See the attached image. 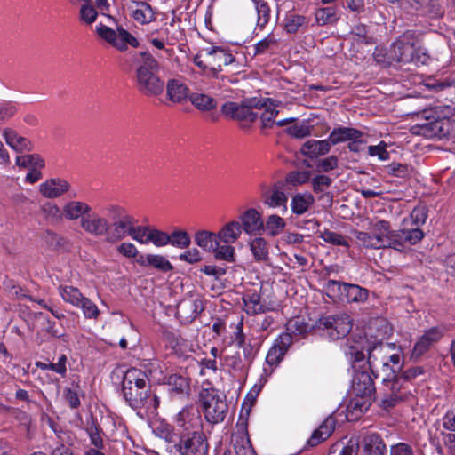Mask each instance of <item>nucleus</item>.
Listing matches in <instances>:
<instances>
[{
  "label": "nucleus",
  "instance_id": "nucleus-1",
  "mask_svg": "<svg viewBox=\"0 0 455 455\" xmlns=\"http://www.w3.org/2000/svg\"><path fill=\"white\" fill-rule=\"evenodd\" d=\"M136 64L135 86L146 97H157L164 93V81L159 76L160 64L148 51H142L134 56Z\"/></svg>",
  "mask_w": 455,
  "mask_h": 455
},
{
  "label": "nucleus",
  "instance_id": "nucleus-2",
  "mask_svg": "<svg viewBox=\"0 0 455 455\" xmlns=\"http://www.w3.org/2000/svg\"><path fill=\"white\" fill-rule=\"evenodd\" d=\"M100 218L105 221L100 228H151L147 216L137 218L120 204H109L101 209Z\"/></svg>",
  "mask_w": 455,
  "mask_h": 455
},
{
  "label": "nucleus",
  "instance_id": "nucleus-3",
  "mask_svg": "<svg viewBox=\"0 0 455 455\" xmlns=\"http://www.w3.org/2000/svg\"><path fill=\"white\" fill-rule=\"evenodd\" d=\"M419 118L425 119V123H417L411 127L414 134L421 135L426 138H446L451 131V124L448 118H440L436 111L433 108H427L418 115Z\"/></svg>",
  "mask_w": 455,
  "mask_h": 455
},
{
  "label": "nucleus",
  "instance_id": "nucleus-4",
  "mask_svg": "<svg viewBox=\"0 0 455 455\" xmlns=\"http://www.w3.org/2000/svg\"><path fill=\"white\" fill-rule=\"evenodd\" d=\"M129 235L141 243H153L156 246H164L171 243L179 247H186L189 244L190 239L188 234L179 230L169 235L160 229H128Z\"/></svg>",
  "mask_w": 455,
  "mask_h": 455
},
{
  "label": "nucleus",
  "instance_id": "nucleus-5",
  "mask_svg": "<svg viewBox=\"0 0 455 455\" xmlns=\"http://www.w3.org/2000/svg\"><path fill=\"white\" fill-rule=\"evenodd\" d=\"M235 61V57L223 48L213 46L200 51L193 59V62L202 70L209 69V75L217 78L223 66Z\"/></svg>",
  "mask_w": 455,
  "mask_h": 455
},
{
  "label": "nucleus",
  "instance_id": "nucleus-6",
  "mask_svg": "<svg viewBox=\"0 0 455 455\" xmlns=\"http://www.w3.org/2000/svg\"><path fill=\"white\" fill-rule=\"evenodd\" d=\"M267 102V99L258 98H251L242 103L229 101L222 105L221 112L232 119L252 123L258 118V113L253 108L266 107Z\"/></svg>",
  "mask_w": 455,
  "mask_h": 455
},
{
  "label": "nucleus",
  "instance_id": "nucleus-7",
  "mask_svg": "<svg viewBox=\"0 0 455 455\" xmlns=\"http://www.w3.org/2000/svg\"><path fill=\"white\" fill-rule=\"evenodd\" d=\"M64 218L69 220L81 219L82 228H100L105 221L100 218V213L92 211V207L83 201H69L63 206Z\"/></svg>",
  "mask_w": 455,
  "mask_h": 455
},
{
  "label": "nucleus",
  "instance_id": "nucleus-8",
  "mask_svg": "<svg viewBox=\"0 0 455 455\" xmlns=\"http://www.w3.org/2000/svg\"><path fill=\"white\" fill-rule=\"evenodd\" d=\"M418 43L419 36L416 32L406 31L392 44L385 62L388 65L393 62L411 63L413 60L414 44Z\"/></svg>",
  "mask_w": 455,
  "mask_h": 455
},
{
  "label": "nucleus",
  "instance_id": "nucleus-9",
  "mask_svg": "<svg viewBox=\"0 0 455 455\" xmlns=\"http://www.w3.org/2000/svg\"><path fill=\"white\" fill-rule=\"evenodd\" d=\"M200 399L204 418L208 422L217 424L224 420L228 404L216 389H203Z\"/></svg>",
  "mask_w": 455,
  "mask_h": 455
},
{
  "label": "nucleus",
  "instance_id": "nucleus-10",
  "mask_svg": "<svg viewBox=\"0 0 455 455\" xmlns=\"http://www.w3.org/2000/svg\"><path fill=\"white\" fill-rule=\"evenodd\" d=\"M383 399L385 408L395 406L400 401L407 397L410 393L408 386L402 380L395 371L391 370L386 376L382 377Z\"/></svg>",
  "mask_w": 455,
  "mask_h": 455
},
{
  "label": "nucleus",
  "instance_id": "nucleus-11",
  "mask_svg": "<svg viewBox=\"0 0 455 455\" xmlns=\"http://www.w3.org/2000/svg\"><path fill=\"white\" fill-rule=\"evenodd\" d=\"M96 32L100 38L120 52H125L128 45L137 48L140 44L137 38L122 27H118L115 31L111 28L100 24L97 27Z\"/></svg>",
  "mask_w": 455,
  "mask_h": 455
},
{
  "label": "nucleus",
  "instance_id": "nucleus-12",
  "mask_svg": "<svg viewBox=\"0 0 455 455\" xmlns=\"http://www.w3.org/2000/svg\"><path fill=\"white\" fill-rule=\"evenodd\" d=\"M318 327L331 339L346 337L352 329V321L347 314L332 315L319 320Z\"/></svg>",
  "mask_w": 455,
  "mask_h": 455
},
{
  "label": "nucleus",
  "instance_id": "nucleus-13",
  "mask_svg": "<svg viewBox=\"0 0 455 455\" xmlns=\"http://www.w3.org/2000/svg\"><path fill=\"white\" fill-rule=\"evenodd\" d=\"M370 359L372 363L376 361H388L392 366L398 371L401 370L402 363V350L396 347L394 343L379 342L370 347Z\"/></svg>",
  "mask_w": 455,
  "mask_h": 455
},
{
  "label": "nucleus",
  "instance_id": "nucleus-14",
  "mask_svg": "<svg viewBox=\"0 0 455 455\" xmlns=\"http://www.w3.org/2000/svg\"><path fill=\"white\" fill-rule=\"evenodd\" d=\"M235 229H220L218 233H212L203 229L196 234V243L207 251L216 250L221 241L233 243L237 237Z\"/></svg>",
  "mask_w": 455,
  "mask_h": 455
},
{
  "label": "nucleus",
  "instance_id": "nucleus-15",
  "mask_svg": "<svg viewBox=\"0 0 455 455\" xmlns=\"http://www.w3.org/2000/svg\"><path fill=\"white\" fill-rule=\"evenodd\" d=\"M291 342L292 338L287 332L278 336L267 354L266 363L269 368L264 367L263 371L265 374L270 375L274 369L279 365L291 345Z\"/></svg>",
  "mask_w": 455,
  "mask_h": 455
},
{
  "label": "nucleus",
  "instance_id": "nucleus-16",
  "mask_svg": "<svg viewBox=\"0 0 455 455\" xmlns=\"http://www.w3.org/2000/svg\"><path fill=\"white\" fill-rule=\"evenodd\" d=\"M177 450L180 455H206L208 444L201 432H193L180 438Z\"/></svg>",
  "mask_w": 455,
  "mask_h": 455
},
{
  "label": "nucleus",
  "instance_id": "nucleus-17",
  "mask_svg": "<svg viewBox=\"0 0 455 455\" xmlns=\"http://www.w3.org/2000/svg\"><path fill=\"white\" fill-rule=\"evenodd\" d=\"M148 382V375L145 371L137 369V368H130L128 369L123 378V395L125 400H132L134 403L138 401V395L134 394L132 395L131 389L132 387H147V384Z\"/></svg>",
  "mask_w": 455,
  "mask_h": 455
},
{
  "label": "nucleus",
  "instance_id": "nucleus-18",
  "mask_svg": "<svg viewBox=\"0 0 455 455\" xmlns=\"http://www.w3.org/2000/svg\"><path fill=\"white\" fill-rule=\"evenodd\" d=\"M352 391L360 398H371L374 395V382L367 371L355 372L352 382Z\"/></svg>",
  "mask_w": 455,
  "mask_h": 455
},
{
  "label": "nucleus",
  "instance_id": "nucleus-19",
  "mask_svg": "<svg viewBox=\"0 0 455 455\" xmlns=\"http://www.w3.org/2000/svg\"><path fill=\"white\" fill-rule=\"evenodd\" d=\"M132 395L137 394L138 401L134 403L132 400H125L128 404L133 408H145L148 411L155 412L159 406V398L156 395L150 394L147 387H132L131 389Z\"/></svg>",
  "mask_w": 455,
  "mask_h": 455
},
{
  "label": "nucleus",
  "instance_id": "nucleus-20",
  "mask_svg": "<svg viewBox=\"0 0 455 455\" xmlns=\"http://www.w3.org/2000/svg\"><path fill=\"white\" fill-rule=\"evenodd\" d=\"M201 425L199 410L194 406L184 408L177 415V426L185 431L199 432Z\"/></svg>",
  "mask_w": 455,
  "mask_h": 455
},
{
  "label": "nucleus",
  "instance_id": "nucleus-21",
  "mask_svg": "<svg viewBox=\"0 0 455 455\" xmlns=\"http://www.w3.org/2000/svg\"><path fill=\"white\" fill-rule=\"evenodd\" d=\"M231 442L236 455H255L245 425L241 424L236 426L232 435Z\"/></svg>",
  "mask_w": 455,
  "mask_h": 455
},
{
  "label": "nucleus",
  "instance_id": "nucleus-22",
  "mask_svg": "<svg viewBox=\"0 0 455 455\" xmlns=\"http://www.w3.org/2000/svg\"><path fill=\"white\" fill-rule=\"evenodd\" d=\"M164 89L167 100L173 104H182L189 99V89L180 78L169 79Z\"/></svg>",
  "mask_w": 455,
  "mask_h": 455
},
{
  "label": "nucleus",
  "instance_id": "nucleus-23",
  "mask_svg": "<svg viewBox=\"0 0 455 455\" xmlns=\"http://www.w3.org/2000/svg\"><path fill=\"white\" fill-rule=\"evenodd\" d=\"M387 230V229H372L371 233L360 231L357 234V238L365 247H389L392 244V240L385 234Z\"/></svg>",
  "mask_w": 455,
  "mask_h": 455
},
{
  "label": "nucleus",
  "instance_id": "nucleus-24",
  "mask_svg": "<svg viewBox=\"0 0 455 455\" xmlns=\"http://www.w3.org/2000/svg\"><path fill=\"white\" fill-rule=\"evenodd\" d=\"M443 336V331L440 328H430L416 342L412 351V355L414 357L421 356L432 345L438 342Z\"/></svg>",
  "mask_w": 455,
  "mask_h": 455
},
{
  "label": "nucleus",
  "instance_id": "nucleus-25",
  "mask_svg": "<svg viewBox=\"0 0 455 455\" xmlns=\"http://www.w3.org/2000/svg\"><path fill=\"white\" fill-rule=\"evenodd\" d=\"M129 10L134 20L142 25L148 24L156 19L155 10L144 1L132 2Z\"/></svg>",
  "mask_w": 455,
  "mask_h": 455
},
{
  "label": "nucleus",
  "instance_id": "nucleus-26",
  "mask_svg": "<svg viewBox=\"0 0 455 455\" xmlns=\"http://www.w3.org/2000/svg\"><path fill=\"white\" fill-rule=\"evenodd\" d=\"M70 188V184L62 179L53 178L40 185V193L46 198H57Z\"/></svg>",
  "mask_w": 455,
  "mask_h": 455
},
{
  "label": "nucleus",
  "instance_id": "nucleus-27",
  "mask_svg": "<svg viewBox=\"0 0 455 455\" xmlns=\"http://www.w3.org/2000/svg\"><path fill=\"white\" fill-rule=\"evenodd\" d=\"M331 146L329 138L322 140H309L302 145L300 151L307 157L316 158L328 154Z\"/></svg>",
  "mask_w": 455,
  "mask_h": 455
},
{
  "label": "nucleus",
  "instance_id": "nucleus-28",
  "mask_svg": "<svg viewBox=\"0 0 455 455\" xmlns=\"http://www.w3.org/2000/svg\"><path fill=\"white\" fill-rule=\"evenodd\" d=\"M310 17L288 12L283 20V29L288 34H296L299 31H306L310 23Z\"/></svg>",
  "mask_w": 455,
  "mask_h": 455
},
{
  "label": "nucleus",
  "instance_id": "nucleus-29",
  "mask_svg": "<svg viewBox=\"0 0 455 455\" xmlns=\"http://www.w3.org/2000/svg\"><path fill=\"white\" fill-rule=\"evenodd\" d=\"M363 132L353 127L338 126L335 127L329 135L331 145H337L342 142L359 140Z\"/></svg>",
  "mask_w": 455,
  "mask_h": 455
},
{
  "label": "nucleus",
  "instance_id": "nucleus-30",
  "mask_svg": "<svg viewBox=\"0 0 455 455\" xmlns=\"http://www.w3.org/2000/svg\"><path fill=\"white\" fill-rule=\"evenodd\" d=\"M5 142L16 152L22 153L32 150L31 142L25 137L20 136L14 130L5 128L3 131Z\"/></svg>",
  "mask_w": 455,
  "mask_h": 455
},
{
  "label": "nucleus",
  "instance_id": "nucleus-31",
  "mask_svg": "<svg viewBox=\"0 0 455 455\" xmlns=\"http://www.w3.org/2000/svg\"><path fill=\"white\" fill-rule=\"evenodd\" d=\"M336 427V419L334 417H328L320 427L314 431L307 443L310 446H316L323 441L326 440L334 431Z\"/></svg>",
  "mask_w": 455,
  "mask_h": 455
},
{
  "label": "nucleus",
  "instance_id": "nucleus-32",
  "mask_svg": "<svg viewBox=\"0 0 455 455\" xmlns=\"http://www.w3.org/2000/svg\"><path fill=\"white\" fill-rule=\"evenodd\" d=\"M138 263L142 267H152L161 272H168L172 269L170 261L162 255H141L138 259Z\"/></svg>",
  "mask_w": 455,
  "mask_h": 455
},
{
  "label": "nucleus",
  "instance_id": "nucleus-33",
  "mask_svg": "<svg viewBox=\"0 0 455 455\" xmlns=\"http://www.w3.org/2000/svg\"><path fill=\"white\" fill-rule=\"evenodd\" d=\"M189 101L198 110L208 112L217 108V100L208 94L193 92L189 95Z\"/></svg>",
  "mask_w": 455,
  "mask_h": 455
},
{
  "label": "nucleus",
  "instance_id": "nucleus-34",
  "mask_svg": "<svg viewBox=\"0 0 455 455\" xmlns=\"http://www.w3.org/2000/svg\"><path fill=\"white\" fill-rule=\"evenodd\" d=\"M261 198L265 204L274 208L285 206L287 196L283 191L277 188L268 191L265 185H261Z\"/></svg>",
  "mask_w": 455,
  "mask_h": 455
},
{
  "label": "nucleus",
  "instance_id": "nucleus-35",
  "mask_svg": "<svg viewBox=\"0 0 455 455\" xmlns=\"http://www.w3.org/2000/svg\"><path fill=\"white\" fill-rule=\"evenodd\" d=\"M166 384L170 387V393L172 395H188L189 381L180 374H171L166 379Z\"/></svg>",
  "mask_w": 455,
  "mask_h": 455
},
{
  "label": "nucleus",
  "instance_id": "nucleus-36",
  "mask_svg": "<svg viewBox=\"0 0 455 455\" xmlns=\"http://www.w3.org/2000/svg\"><path fill=\"white\" fill-rule=\"evenodd\" d=\"M253 48L254 56L274 53L279 48V40L273 33H270L255 44Z\"/></svg>",
  "mask_w": 455,
  "mask_h": 455
},
{
  "label": "nucleus",
  "instance_id": "nucleus-37",
  "mask_svg": "<svg viewBox=\"0 0 455 455\" xmlns=\"http://www.w3.org/2000/svg\"><path fill=\"white\" fill-rule=\"evenodd\" d=\"M364 340L363 338L359 337L358 340L355 339H347V350L345 351L346 356L351 362H361L364 359L365 355L363 353V344Z\"/></svg>",
  "mask_w": 455,
  "mask_h": 455
},
{
  "label": "nucleus",
  "instance_id": "nucleus-38",
  "mask_svg": "<svg viewBox=\"0 0 455 455\" xmlns=\"http://www.w3.org/2000/svg\"><path fill=\"white\" fill-rule=\"evenodd\" d=\"M269 102L267 103L266 107H261L259 109H264L260 115L263 128H271L275 124V119L278 115L279 111L276 110L281 102L275 101L270 98H267Z\"/></svg>",
  "mask_w": 455,
  "mask_h": 455
},
{
  "label": "nucleus",
  "instance_id": "nucleus-39",
  "mask_svg": "<svg viewBox=\"0 0 455 455\" xmlns=\"http://www.w3.org/2000/svg\"><path fill=\"white\" fill-rule=\"evenodd\" d=\"M242 228H264L261 213L254 208H249L240 216Z\"/></svg>",
  "mask_w": 455,
  "mask_h": 455
},
{
  "label": "nucleus",
  "instance_id": "nucleus-40",
  "mask_svg": "<svg viewBox=\"0 0 455 455\" xmlns=\"http://www.w3.org/2000/svg\"><path fill=\"white\" fill-rule=\"evenodd\" d=\"M386 446L379 435L371 434L364 439V451L368 455H383Z\"/></svg>",
  "mask_w": 455,
  "mask_h": 455
},
{
  "label": "nucleus",
  "instance_id": "nucleus-41",
  "mask_svg": "<svg viewBox=\"0 0 455 455\" xmlns=\"http://www.w3.org/2000/svg\"><path fill=\"white\" fill-rule=\"evenodd\" d=\"M257 11L258 19L255 29L263 30L270 20L271 10L268 4L263 0H252Z\"/></svg>",
  "mask_w": 455,
  "mask_h": 455
},
{
  "label": "nucleus",
  "instance_id": "nucleus-42",
  "mask_svg": "<svg viewBox=\"0 0 455 455\" xmlns=\"http://www.w3.org/2000/svg\"><path fill=\"white\" fill-rule=\"evenodd\" d=\"M59 294L65 302L69 303L74 307L80 305L81 300L84 297L77 288L68 285H60L59 287Z\"/></svg>",
  "mask_w": 455,
  "mask_h": 455
},
{
  "label": "nucleus",
  "instance_id": "nucleus-43",
  "mask_svg": "<svg viewBox=\"0 0 455 455\" xmlns=\"http://www.w3.org/2000/svg\"><path fill=\"white\" fill-rule=\"evenodd\" d=\"M345 300L347 302H364L368 299V291L356 284H348L345 288Z\"/></svg>",
  "mask_w": 455,
  "mask_h": 455
},
{
  "label": "nucleus",
  "instance_id": "nucleus-44",
  "mask_svg": "<svg viewBox=\"0 0 455 455\" xmlns=\"http://www.w3.org/2000/svg\"><path fill=\"white\" fill-rule=\"evenodd\" d=\"M34 317L41 322V331L46 332L51 337L60 338L64 335L63 332L56 328L55 322L51 321L45 314L37 312L34 314Z\"/></svg>",
  "mask_w": 455,
  "mask_h": 455
},
{
  "label": "nucleus",
  "instance_id": "nucleus-45",
  "mask_svg": "<svg viewBox=\"0 0 455 455\" xmlns=\"http://www.w3.org/2000/svg\"><path fill=\"white\" fill-rule=\"evenodd\" d=\"M243 300L244 310L248 315H256L264 312V307L260 303V298L258 293H248L243 297Z\"/></svg>",
  "mask_w": 455,
  "mask_h": 455
},
{
  "label": "nucleus",
  "instance_id": "nucleus-46",
  "mask_svg": "<svg viewBox=\"0 0 455 455\" xmlns=\"http://www.w3.org/2000/svg\"><path fill=\"white\" fill-rule=\"evenodd\" d=\"M313 203L314 197L311 194H297L291 201L292 212L297 214H302Z\"/></svg>",
  "mask_w": 455,
  "mask_h": 455
},
{
  "label": "nucleus",
  "instance_id": "nucleus-47",
  "mask_svg": "<svg viewBox=\"0 0 455 455\" xmlns=\"http://www.w3.org/2000/svg\"><path fill=\"white\" fill-rule=\"evenodd\" d=\"M315 17L319 26L334 24L339 20L336 10L333 7H325L316 10Z\"/></svg>",
  "mask_w": 455,
  "mask_h": 455
},
{
  "label": "nucleus",
  "instance_id": "nucleus-48",
  "mask_svg": "<svg viewBox=\"0 0 455 455\" xmlns=\"http://www.w3.org/2000/svg\"><path fill=\"white\" fill-rule=\"evenodd\" d=\"M16 164L20 167L29 168H44L45 165L44 160L36 154L23 155L17 156Z\"/></svg>",
  "mask_w": 455,
  "mask_h": 455
},
{
  "label": "nucleus",
  "instance_id": "nucleus-49",
  "mask_svg": "<svg viewBox=\"0 0 455 455\" xmlns=\"http://www.w3.org/2000/svg\"><path fill=\"white\" fill-rule=\"evenodd\" d=\"M188 310L191 311L188 317L195 319L203 311L202 300L199 299L184 300L178 306L179 314H186Z\"/></svg>",
  "mask_w": 455,
  "mask_h": 455
},
{
  "label": "nucleus",
  "instance_id": "nucleus-50",
  "mask_svg": "<svg viewBox=\"0 0 455 455\" xmlns=\"http://www.w3.org/2000/svg\"><path fill=\"white\" fill-rule=\"evenodd\" d=\"M358 450V443L350 439L347 444L339 442L331 447V454L337 455H356Z\"/></svg>",
  "mask_w": 455,
  "mask_h": 455
},
{
  "label": "nucleus",
  "instance_id": "nucleus-51",
  "mask_svg": "<svg viewBox=\"0 0 455 455\" xmlns=\"http://www.w3.org/2000/svg\"><path fill=\"white\" fill-rule=\"evenodd\" d=\"M160 36H164L168 45H174L182 38V32L173 23L162 28Z\"/></svg>",
  "mask_w": 455,
  "mask_h": 455
},
{
  "label": "nucleus",
  "instance_id": "nucleus-52",
  "mask_svg": "<svg viewBox=\"0 0 455 455\" xmlns=\"http://www.w3.org/2000/svg\"><path fill=\"white\" fill-rule=\"evenodd\" d=\"M347 287V283H341L335 280H329L325 284V289L327 293L332 299H337L339 300H345V291Z\"/></svg>",
  "mask_w": 455,
  "mask_h": 455
},
{
  "label": "nucleus",
  "instance_id": "nucleus-53",
  "mask_svg": "<svg viewBox=\"0 0 455 455\" xmlns=\"http://www.w3.org/2000/svg\"><path fill=\"white\" fill-rule=\"evenodd\" d=\"M66 363H67L66 355H61L58 358V362L55 363H43V362H36V366L38 369H41V370H51L52 371H55L57 373L60 374L61 376H65L66 371H67Z\"/></svg>",
  "mask_w": 455,
  "mask_h": 455
},
{
  "label": "nucleus",
  "instance_id": "nucleus-54",
  "mask_svg": "<svg viewBox=\"0 0 455 455\" xmlns=\"http://www.w3.org/2000/svg\"><path fill=\"white\" fill-rule=\"evenodd\" d=\"M43 212L52 225L58 224L64 217L63 209L61 210L56 204L52 203L45 204L43 206Z\"/></svg>",
  "mask_w": 455,
  "mask_h": 455
},
{
  "label": "nucleus",
  "instance_id": "nucleus-55",
  "mask_svg": "<svg viewBox=\"0 0 455 455\" xmlns=\"http://www.w3.org/2000/svg\"><path fill=\"white\" fill-rule=\"evenodd\" d=\"M250 244L251 250L256 259L264 260L267 258V246L263 238H254Z\"/></svg>",
  "mask_w": 455,
  "mask_h": 455
},
{
  "label": "nucleus",
  "instance_id": "nucleus-56",
  "mask_svg": "<svg viewBox=\"0 0 455 455\" xmlns=\"http://www.w3.org/2000/svg\"><path fill=\"white\" fill-rule=\"evenodd\" d=\"M368 363H369V368L371 369V371L372 374L375 375V377L377 378L379 376V369L381 370L382 371V377L383 376H386V374H387V372H390L391 370H394L395 371V374H398L397 373V370L395 368H394L393 366H390L389 365V362L388 361H376V363H372L371 360L370 359V348L368 349Z\"/></svg>",
  "mask_w": 455,
  "mask_h": 455
},
{
  "label": "nucleus",
  "instance_id": "nucleus-57",
  "mask_svg": "<svg viewBox=\"0 0 455 455\" xmlns=\"http://www.w3.org/2000/svg\"><path fill=\"white\" fill-rule=\"evenodd\" d=\"M385 172L392 176L406 178L411 174V169L406 164L392 163L384 167Z\"/></svg>",
  "mask_w": 455,
  "mask_h": 455
},
{
  "label": "nucleus",
  "instance_id": "nucleus-58",
  "mask_svg": "<svg viewBox=\"0 0 455 455\" xmlns=\"http://www.w3.org/2000/svg\"><path fill=\"white\" fill-rule=\"evenodd\" d=\"M76 307H80L85 318L97 319L100 315V310L95 303L86 297L81 300V304Z\"/></svg>",
  "mask_w": 455,
  "mask_h": 455
},
{
  "label": "nucleus",
  "instance_id": "nucleus-59",
  "mask_svg": "<svg viewBox=\"0 0 455 455\" xmlns=\"http://www.w3.org/2000/svg\"><path fill=\"white\" fill-rule=\"evenodd\" d=\"M399 232L401 233L399 239L411 244L418 243L424 236L422 229H399Z\"/></svg>",
  "mask_w": 455,
  "mask_h": 455
},
{
  "label": "nucleus",
  "instance_id": "nucleus-60",
  "mask_svg": "<svg viewBox=\"0 0 455 455\" xmlns=\"http://www.w3.org/2000/svg\"><path fill=\"white\" fill-rule=\"evenodd\" d=\"M368 154L371 156H377L381 161H387L390 158V154L387 150V144L384 141L378 145L369 146Z\"/></svg>",
  "mask_w": 455,
  "mask_h": 455
},
{
  "label": "nucleus",
  "instance_id": "nucleus-61",
  "mask_svg": "<svg viewBox=\"0 0 455 455\" xmlns=\"http://www.w3.org/2000/svg\"><path fill=\"white\" fill-rule=\"evenodd\" d=\"M411 220L413 225H423L427 218V208L426 205H418L411 212Z\"/></svg>",
  "mask_w": 455,
  "mask_h": 455
},
{
  "label": "nucleus",
  "instance_id": "nucleus-62",
  "mask_svg": "<svg viewBox=\"0 0 455 455\" xmlns=\"http://www.w3.org/2000/svg\"><path fill=\"white\" fill-rule=\"evenodd\" d=\"M228 243H225L224 241H221L218 248L216 250H213L215 251L216 259L227 261L233 260L234 249L230 245H228Z\"/></svg>",
  "mask_w": 455,
  "mask_h": 455
},
{
  "label": "nucleus",
  "instance_id": "nucleus-63",
  "mask_svg": "<svg viewBox=\"0 0 455 455\" xmlns=\"http://www.w3.org/2000/svg\"><path fill=\"white\" fill-rule=\"evenodd\" d=\"M316 170L320 172H327L334 170L338 166V157L336 156H330L323 159H319L316 164Z\"/></svg>",
  "mask_w": 455,
  "mask_h": 455
},
{
  "label": "nucleus",
  "instance_id": "nucleus-64",
  "mask_svg": "<svg viewBox=\"0 0 455 455\" xmlns=\"http://www.w3.org/2000/svg\"><path fill=\"white\" fill-rule=\"evenodd\" d=\"M98 16L97 11L94 9L93 6L89 4V3H86L85 4H83L80 8V19L83 22L86 24H92L95 21L96 18Z\"/></svg>",
  "mask_w": 455,
  "mask_h": 455
}]
</instances>
